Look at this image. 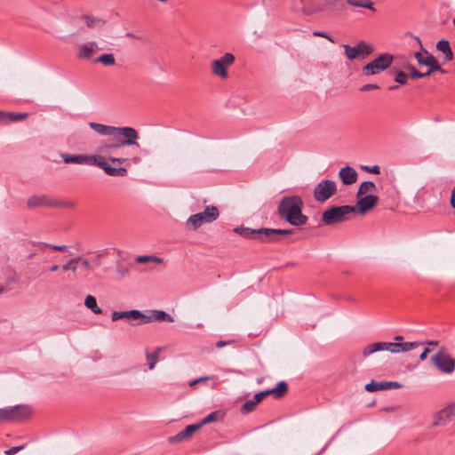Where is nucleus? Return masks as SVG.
<instances>
[{"label":"nucleus","mask_w":455,"mask_h":455,"mask_svg":"<svg viewBox=\"0 0 455 455\" xmlns=\"http://www.w3.org/2000/svg\"><path fill=\"white\" fill-rule=\"evenodd\" d=\"M5 124H8L10 122L21 121L28 116L27 113L5 112Z\"/></svg>","instance_id":"nucleus-38"},{"label":"nucleus","mask_w":455,"mask_h":455,"mask_svg":"<svg viewBox=\"0 0 455 455\" xmlns=\"http://www.w3.org/2000/svg\"><path fill=\"white\" fill-rule=\"evenodd\" d=\"M358 200L353 207L355 208V212L357 211L360 214H365L367 212L374 208L378 202L379 196L376 195L370 194L368 196H363L361 197H357Z\"/></svg>","instance_id":"nucleus-13"},{"label":"nucleus","mask_w":455,"mask_h":455,"mask_svg":"<svg viewBox=\"0 0 455 455\" xmlns=\"http://www.w3.org/2000/svg\"><path fill=\"white\" fill-rule=\"evenodd\" d=\"M7 422H19L28 419L32 410L28 405L18 404L14 406L5 407Z\"/></svg>","instance_id":"nucleus-11"},{"label":"nucleus","mask_w":455,"mask_h":455,"mask_svg":"<svg viewBox=\"0 0 455 455\" xmlns=\"http://www.w3.org/2000/svg\"><path fill=\"white\" fill-rule=\"evenodd\" d=\"M303 202L298 196H285L278 204V214L292 226L299 227L307 222L308 218L302 213Z\"/></svg>","instance_id":"nucleus-1"},{"label":"nucleus","mask_w":455,"mask_h":455,"mask_svg":"<svg viewBox=\"0 0 455 455\" xmlns=\"http://www.w3.org/2000/svg\"><path fill=\"white\" fill-rule=\"evenodd\" d=\"M379 88V86L376 84H368L363 85L360 88V91L361 92H368V91H371V90H378Z\"/></svg>","instance_id":"nucleus-48"},{"label":"nucleus","mask_w":455,"mask_h":455,"mask_svg":"<svg viewBox=\"0 0 455 455\" xmlns=\"http://www.w3.org/2000/svg\"><path fill=\"white\" fill-rule=\"evenodd\" d=\"M43 246L52 248V250L59 251H65L68 249L67 245H54V244H51V243H44Z\"/></svg>","instance_id":"nucleus-47"},{"label":"nucleus","mask_w":455,"mask_h":455,"mask_svg":"<svg viewBox=\"0 0 455 455\" xmlns=\"http://www.w3.org/2000/svg\"><path fill=\"white\" fill-rule=\"evenodd\" d=\"M434 71H435V70H431V68H429L427 72H425V73H421V78H422V77H427V76H430V74H431L432 72H434Z\"/></svg>","instance_id":"nucleus-61"},{"label":"nucleus","mask_w":455,"mask_h":455,"mask_svg":"<svg viewBox=\"0 0 455 455\" xmlns=\"http://www.w3.org/2000/svg\"><path fill=\"white\" fill-rule=\"evenodd\" d=\"M392 61L393 56L391 54H380L378 58L363 66L362 68V73L365 76L378 75L381 71H384L389 68L392 64Z\"/></svg>","instance_id":"nucleus-7"},{"label":"nucleus","mask_w":455,"mask_h":455,"mask_svg":"<svg viewBox=\"0 0 455 455\" xmlns=\"http://www.w3.org/2000/svg\"><path fill=\"white\" fill-rule=\"evenodd\" d=\"M222 419V414L216 411L208 414L205 418H204L198 424H202V427L212 422H216Z\"/></svg>","instance_id":"nucleus-37"},{"label":"nucleus","mask_w":455,"mask_h":455,"mask_svg":"<svg viewBox=\"0 0 455 455\" xmlns=\"http://www.w3.org/2000/svg\"><path fill=\"white\" fill-rule=\"evenodd\" d=\"M377 188L372 181H363L359 186L356 196L361 197L363 196H368L370 193L376 191Z\"/></svg>","instance_id":"nucleus-24"},{"label":"nucleus","mask_w":455,"mask_h":455,"mask_svg":"<svg viewBox=\"0 0 455 455\" xmlns=\"http://www.w3.org/2000/svg\"><path fill=\"white\" fill-rule=\"evenodd\" d=\"M288 391V386L285 381H280L277 383L275 388L269 389V395H273L275 398L283 397Z\"/></svg>","instance_id":"nucleus-28"},{"label":"nucleus","mask_w":455,"mask_h":455,"mask_svg":"<svg viewBox=\"0 0 455 455\" xmlns=\"http://www.w3.org/2000/svg\"><path fill=\"white\" fill-rule=\"evenodd\" d=\"M109 161L111 163H117L119 164H124L129 161V158L126 157H110Z\"/></svg>","instance_id":"nucleus-51"},{"label":"nucleus","mask_w":455,"mask_h":455,"mask_svg":"<svg viewBox=\"0 0 455 455\" xmlns=\"http://www.w3.org/2000/svg\"><path fill=\"white\" fill-rule=\"evenodd\" d=\"M394 342H403V337L401 336V335H396L395 338H394Z\"/></svg>","instance_id":"nucleus-60"},{"label":"nucleus","mask_w":455,"mask_h":455,"mask_svg":"<svg viewBox=\"0 0 455 455\" xmlns=\"http://www.w3.org/2000/svg\"><path fill=\"white\" fill-rule=\"evenodd\" d=\"M355 212L352 205L332 206L323 212L322 220L325 225H334L345 221L347 215Z\"/></svg>","instance_id":"nucleus-5"},{"label":"nucleus","mask_w":455,"mask_h":455,"mask_svg":"<svg viewBox=\"0 0 455 455\" xmlns=\"http://www.w3.org/2000/svg\"><path fill=\"white\" fill-rule=\"evenodd\" d=\"M81 262L82 266L86 269L90 270L92 268V266L87 259H84L81 257V259L79 260Z\"/></svg>","instance_id":"nucleus-52"},{"label":"nucleus","mask_w":455,"mask_h":455,"mask_svg":"<svg viewBox=\"0 0 455 455\" xmlns=\"http://www.w3.org/2000/svg\"><path fill=\"white\" fill-rule=\"evenodd\" d=\"M313 35L315 36H320V37L326 38L327 40H329L330 42H331L333 44L335 43V40L331 36H330L327 33H325V32L315 31L313 33Z\"/></svg>","instance_id":"nucleus-49"},{"label":"nucleus","mask_w":455,"mask_h":455,"mask_svg":"<svg viewBox=\"0 0 455 455\" xmlns=\"http://www.w3.org/2000/svg\"><path fill=\"white\" fill-rule=\"evenodd\" d=\"M420 342H375L366 346L362 355L363 357H367L370 355L379 351H389L393 354H399L413 350L420 346Z\"/></svg>","instance_id":"nucleus-4"},{"label":"nucleus","mask_w":455,"mask_h":455,"mask_svg":"<svg viewBox=\"0 0 455 455\" xmlns=\"http://www.w3.org/2000/svg\"><path fill=\"white\" fill-rule=\"evenodd\" d=\"M357 172L351 166H345L339 172V177L345 185L354 184L357 180Z\"/></svg>","instance_id":"nucleus-19"},{"label":"nucleus","mask_w":455,"mask_h":455,"mask_svg":"<svg viewBox=\"0 0 455 455\" xmlns=\"http://www.w3.org/2000/svg\"><path fill=\"white\" fill-rule=\"evenodd\" d=\"M219 216L220 212L216 206H207L204 212L191 215L187 220V225L196 230L204 224L213 222Z\"/></svg>","instance_id":"nucleus-6"},{"label":"nucleus","mask_w":455,"mask_h":455,"mask_svg":"<svg viewBox=\"0 0 455 455\" xmlns=\"http://www.w3.org/2000/svg\"><path fill=\"white\" fill-rule=\"evenodd\" d=\"M408 80V75L403 71H397L395 74V81L399 84H405Z\"/></svg>","instance_id":"nucleus-42"},{"label":"nucleus","mask_w":455,"mask_h":455,"mask_svg":"<svg viewBox=\"0 0 455 455\" xmlns=\"http://www.w3.org/2000/svg\"><path fill=\"white\" fill-rule=\"evenodd\" d=\"M89 126L97 133L100 135H110L113 131H115L116 126L105 125L99 123L91 122L89 123Z\"/></svg>","instance_id":"nucleus-23"},{"label":"nucleus","mask_w":455,"mask_h":455,"mask_svg":"<svg viewBox=\"0 0 455 455\" xmlns=\"http://www.w3.org/2000/svg\"><path fill=\"white\" fill-rule=\"evenodd\" d=\"M342 47L345 50V55L349 60L360 58L356 46H350L348 44H343Z\"/></svg>","instance_id":"nucleus-36"},{"label":"nucleus","mask_w":455,"mask_h":455,"mask_svg":"<svg viewBox=\"0 0 455 455\" xmlns=\"http://www.w3.org/2000/svg\"><path fill=\"white\" fill-rule=\"evenodd\" d=\"M139 139L138 132L132 127H116L115 131L108 135L102 145L100 146L101 151H113L124 146H132L140 148L137 142Z\"/></svg>","instance_id":"nucleus-2"},{"label":"nucleus","mask_w":455,"mask_h":455,"mask_svg":"<svg viewBox=\"0 0 455 455\" xmlns=\"http://www.w3.org/2000/svg\"><path fill=\"white\" fill-rule=\"evenodd\" d=\"M420 345L427 344L431 347H437L439 342L437 340H427L426 342H420Z\"/></svg>","instance_id":"nucleus-57"},{"label":"nucleus","mask_w":455,"mask_h":455,"mask_svg":"<svg viewBox=\"0 0 455 455\" xmlns=\"http://www.w3.org/2000/svg\"><path fill=\"white\" fill-rule=\"evenodd\" d=\"M95 62H100L104 66H113L116 63V60L112 53H105L98 57Z\"/></svg>","instance_id":"nucleus-35"},{"label":"nucleus","mask_w":455,"mask_h":455,"mask_svg":"<svg viewBox=\"0 0 455 455\" xmlns=\"http://www.w3.org/2000/svg\"><path fill=\"white\" fill-rule=\"evenodd\" d=\"M51 10L57 12L60 17H64L68 14V7L62 0L52 2Z\"/></svg>","instance_id":"nucleus-27"},{"label":"nucleus","mask_w":455,"mask_h":455,"mask_svg":"<svg viewBox=\"0 0 455 455\" xmlns=\"http://www.w3.org/2000/svg\"><path fill=\"white\" fill-rule=\"evenodd\" d=\"M213 377H210V376H205V377H201L199 378V382H203V381H205V380H208V379H212Z\"/></svg>","instance_id":"nucleus-63"},{"label":"nucleus","mask_w":455,"mask_h":455,"mask_svg":"<svg viewBox=\"0 0 455 455\" xmlns=\"http://www.w3.org/2000/svg\"><path fill=\"white\" fill-rule=\"evenodd\" d=\"M447 410L449 411L450 417L455 416V403H451L450 405L446 406Z\"/></svg>","instance_id":"nucleus-55"},{"label":"nucleus","mask_w":455,"mask_h":455,"mask_svg":"<svg viewBox=\"0 0 455 455\" xmlns=\"http://www.w3.org/2000/svg\"><path fill=\"white\" fill-rule=\"evenodd\" d=\"M361 168L363 171L370 172V173H373V174H379V172H380V168L379 165H373V166L363 165V166H361Z\"/></svg>","instance_id":"nucleus-45"},{"label":"nucleus","mask_w":455,"mask_h":455,"mask_svg":"<svg viewBox=\"0 0 455 455\" xmlns=\"http://www.w3.org/2000/svg\"><path fill=\"white\" fill-rule=\"evenodd\" d=\"M148 323L153 321H166L169 323H172L173 317L162 310H153L149 315H148L147 320Z\"/></svg>","instance_id":"nucleus-22"},{"label":"nucleus","mask_w":455,"mask_h":455,"mask_svg":"<svg viewBox=\"0 0 455 455\" xmlns=\"http://www.w3.org/2000/svg\"><path fill=\"white\" fill-rule=\"evenodd\" d=\"M148 315L137 309L129 310L128 319L139 321L140 323H147Z\"/></svg>","instance_id":"nucleus-34"},{"label":"nucleus","mask_w":455,"mask_h":455,"mask_svg":"<svg viewBox=\"0 0 455 455\" xmlns=\"http://www.w3.org/2000/svg\"><path fill=\"white\" fill-rule=\"evenodd\" d=\"M431 361L441 373L451 374L455 371V359L444 348H441L434 355Z\"/></svg>","instance_id":"nucleus-8"},{"label":"nucleus","mask_w":455,"mask_h":455,"mask_svg":"<svg viewBox=\"0 0 455 455\" xmlns=\"http://www.w3.org/2000/svg\"><path fill=\"white\" fill-rule=\"evenodd\" d=\"M5 112L4 111H0V123L2 124H5Z\"/></svg>","instance_id":"nucleus-59"},{"label":"nucleus","mask_w":455,"mask_h":455,"mask_svg":"<svg viewBox=\"0 0 455 455\" xmlns=\"http://www.w3.org/2000/svg\"><path fill=\"white\" fill-rule=\"evenodd\" d=\"M429 352H430V349H429V348H427V347H426V348L423 350V352L420 354V355H419V359H420L421 361L426 360V359H427V354H428Z\"/></svg>","instance_id":"nucleus-56"},{"label":"nucleus","mask_w":455,"mask_h":455,"mask_svg":"<svg viewBox=\"0 0 455 455\" xmlns=\"http://www.w3.org/2000/svg\"><path fill=\"white\" fill-rule=\"evenodd\" d=\"M316 13L332 15L338 13L343 7V0H314Z\"/></svg>","instance_id":"nucleus-12"},{"label":"nucleus","mask_w":455,"mask_h":455,"mask_svg":"<svg viewBox=\"0 0 455 455\" xmlns=\"http://www.w3.org/2000/svg\"><path fill=\"white\" fill-rule=\"evenodd\" d=\"M337 192L336 182L331 180H323L314 189V198L318 203H323Z\"/></svg>","instance_id":"nucleus-10"},{"label":"nucleus","mask_w":455,"mask_h":455,"mask_svg":"<svg viewBox=\"0 0 455 455\" xmlns=\"http://www.w3.org/2000/svg\"><path fill=\"white\" fill-rule=\"evenodd\" d=\"M62 159L66 164H88L89 156L63 154Z\"/></svg>","instance_id":"nucleus-20"},{"label":"nucleus","mask_w":455,"mask_h":455,"mask_svg":"<svg viewBox=\"0 0 455 455\" xmlns=\"http://www.w3.org/2000/svg\"><path fill=\"white\" fill-rule=\"evenodd\" d=\"M425 52L427 54L426 56H423L421 52H416L414 54V57L419 64L427 66L431 68V70H438L440 73L444 74L445 71L438 64L436 59L433 55L428 54L427 51Z\"/></svg>","instance_id":"nucleus-15"},{"label":"nucleus","mask_w":455,"mask_h":455,"mask_svg":"<svg viewBox=\"0 0 455 455\" xmlns=\"http://www.w3.org/2000/svg\"><path fill=\"white\" fill-rule=\"evenodd\" d=\"M451 205L452 208H455V197L451 196Z\"/></svg>","instance_id":"nucleus-64"},{"label":"nucleus","mask_w":455,"mask_h":455,"mask_svg":"<svg viewBox=\"0 0 455 455\" xmlns=\"http://www.w3.org/2000/svg\"><path fill=\"white\" fill-rule=\"evenodd\" d=\"M7 422L5 408L0 409V424Z\"/></svg>","instance_id":"nucleus-53"},{"label":"nucleus","mask_w":455,"mask_h":455,"mask_svg":"<svg viewBox=\"0 0 455 455\" xmlns=\"http://www.w3.org/2000/svg\"><path fill=\"white\" fill-rule=\"evenodd\" d=\"M23 449H24V445L14 446V447H12L9 450L5 451L4 453L6 455H14V454H16L17 452H19L20 451H21Z\"/></svg>","instance_id":"nucleus-50"},{"label":"nucleus","mask_w":455,"mask_h":455,"mask_svg":"<svg viewBox=\"0 0 455 455\" xmlns=\"http://www.w3.org/2000/svg\"><path fill=\"white\" fill-rule=\"evenodd\" d=\"M161 352V347H157L153 353H147L146 357L148 362L149 370H153L156 366V363L158 361L159 354Z\"/></svg>","instance_id":"nucleus-33"},{"label":"nucleus","mask_w":455,"mask_h":455,"mask_svg":"<svg viewBox=\"0 0 455 455\" xmlns=\"http://www.w3.org/2000/svg\"><path fill=\"white\" fill-rule=\"evenodd\" d=\"M291 8L294 12H301L306 15L316 13L314 0H292Z\"/></svg>","instance_id":"nucleus-14"},{"label":"nucleus","mask_w":455,"mask_h":455,"mask_svg":"<svg viewBox=\"0 0 455 455\" xmlns=\"http://www.w3.org/2000/svg\"><path fill=\"white\" fill-rule=\"evenodd\" d=\"M100 50L96 42L91 41L78 46L77 58L80 60L91 59Z\"/></svg>","instance_id":"nucleus-16"},{"label":"nucleus","mask_w":455,"mask_h":455,"mask_svg":"<svg viewBox=\"0 0 455 455\" xmlns=\"http://www.w3.org/2000/svg\"><path fill=\"white\" fill-rule=\"evenodd\" d=\"M81 259V257H75L70 259L68 262H66L64 265H62L61 268L64 271L71 270L72 272H76L77 268V263Z\"/></svg>","instance_id":"nucleus-40"},{"label":"nucleus","mask_w":455,"mask_h":455,"mask_svg":"<svg viewBox=\"0 0 455 455\" xmlns=\"http://www.w3.org/2000/svg\"><path fill=\"white\" fill-rule=\"evenodd\" d=\"M201 427H202V424H198V423L188 425L183 430L179 432L177 435H175L174 436L170 437V443H179V442H181L183 440L188 439V438L191 437V435L196 431H197Z\"/></svg>","instance_id":"nucleus-18"},{"label":"nucleus","mask_w":455,"mask_h":455,"mask_svg":"<svg viewBox=\"0 0 455 455\" xmlns=\"http://www.w3.org/2000/svg\"><path fill=\"white\" fill-rule=\"evenodd\" d=\"M450 418L449 411L445 407L435 414L433 426H444Z\"/></svg>","instance_id":"nucleus-25"},{"label":"nucleus","mask_w":455,"mask_h":455,"mask_svg":"<svg viewBox=\"0 0 455 455\" xmlns=\"http://www.w3.org/2000/svg\"><path fill=\"white\" fill-rule=\"evenodd\" d=\"M348 5L375 11L371 0H347Z\"/></svg>","instance_id":"nucleus-30"},{"label":"nucleus","mask_w":455,"mask_h":455,"mask_svg":"<svg viewBox=\"0 0 455 455\" xmlns=\"http://www.w3.org/2000/svg\"><path fill=\"white\" fill-rule=\"evenodd\" d=\"M39 201H38V198H36V197H33V198H30L28 200V205L29 206H35V205H37L39 204Z\"/></svg>","instance_id":"nucleus-58"},{"label":"nucleus","mask_w":455,"mask_h":455,"mask_svg":"<svg viewBox=\"0 0 455 455\" xmlns=\"http://www.w3.org/2000/svg\"><path fill=\"white\" fill-rule=\"evenodd\" d=\"M129 310L128 311H114L111 315V320L113 322L118 321L123 318L128 319Z\"/></svg>","instance_id":"nucleus-43"},{"label":"nucleus","mask_w":455,"mask_h":455,"mask_svg":"<svg viewBox=\"0 0 455 455\" xmlns=\"http://www.w3.org/2000/svg\"><path fill=\"white\" fill-rule=\"evenodd\" d=\"M235 56L230 52H226L220 59L212 61V73L220 79H227L228 76V68L234 64Z\"/></svg>","instance_id":"nucleus-9"},{"label":"nucleus","mask_w":455,"mask_h":455,"mask_svg":"<svg viewBox=\"0 0 455 455\" xmlns=\"http://www.w3.org/2000/svg\"><path fill=\"white\" fill-rule=\"evenodd\" d=\"M105 172L113 177H124L127 175L128 171L126 168L119 167V168H114L110 165L108 167L105 168Z\"/></svg>","instance_id":"nucleus-32"},{"label":"nucleus","mask_w":455,"mask_h":455,"mask_svg":"<svg viewBox=\"0 0 455 455\" xmlns=\"http://www.w3.org/2000/svg\"><path fill=\"white\" fill-rule=\"evenodd\" d=\"M402 387V385L396 381H380L376 382L372 380L371 383L365 385V390L368 392H376L379 390L397 389Z\"/></svg>","instance_id":"nucleus-17"},{"label":"nucleus","mask_w":455,"mask_h":455,"mask_svg":"<svg viewBox=\"0 0 455 455\" xmlns=\"http://www.w3.org/2000/svg\"><path fill=\"white\" fill-rule=\"evenodd\" d=\"M94 164L105 172V168L108 167V164L104 156H89V164Z\"/></svg>","instance_id":"nucleus-31"},{"label":"nucleus","mask_w":455,"mask_h":455,"mask_svg":"<svg viewBox=\"0 0 455 455\" xmlns=\"http://www.w3.org/2000/svg\"><path fill=\"white\" fill-rule=\"evenodd\" d=\"M140 156H134L131 159V162L133 163V164H138L140 162Z\"/></svg>","instance_id":"nucleus-62"},{"label":"nucleus","mask_w":455,"mask_h":455,"mask_svg":"<svg viewBox=\"0 0 455 455\" xmlns=\"http://www.w3.org/2000/svg\"><path fill=\"white\" fill-rule=\"evenodd\" d=\"M268 395H269L268 390H265V391L256 394L252 400L258 404Z\"/></svg>","instance_id":"nucleus-46"},{"label":"nucleus","mask_w":455,"mask_h":455,"mask_svg":"<svg viewBox=\"0 0 455 455\" xmlns=\"http://www.w3.org/2000/svg\"><path fill=\"white\" fill-rule=\"evenodd\" d=\"M235 341L234 340H228V341H225V340H220L216 343V347L218 348H221L227 345H229V344H232L234 343Z\"/></svg>","instance_id":"nucleus-54"},{"label":"nucleus","mask_w":455,"mask_h":455,"mask_svg":"<svg viewBox=\"0 0 455 455\" xmlns=\"http://www.w3.org/2000/svg\"><path fill=\"white\" fill-rule=\"evenodd\" d=\"M256 405H257V403L252 399L248 400L243 404V406L241 408V411L243 414H247V413L252 411L255 409Z\"/></svg>","instance_id":"nucleus-41"},{"label":"nucleus","mask_w":455,"mask_h":455,"mask_svg":"<svg viewBox=\"0 0 455 455\" xmlns=\"http://www.w3.org/2000/svg\"><path fill=\"white\" fill-rule=\"evenodd\" d=\"M405 68L411 72L410 76L411 78H421V72L418 71L413 66L407 65Z\"/></svg>","instance_id":"nucleus-44"},{"label":"nucleus","mask_w":455,"mask_h":455,"mask_svg":"<svg viewBox=\"0 0 455 455\" xmlns=\"http://www.w3.org/2000/svg\"><path fill=\"white\" fill-rule=\"evenodd\" d=\"M436 49L443 53L445 61H451L453 59V53L449 41L444 39L438 41L436 44Z\"/></svg>","instance_id":"nucleus-21"},{"label":"nucleus","mask_w":455,"mask_h":455,"mask_svg":"<svg viewBox=\"0 0 455 455\" xmlns=\"http://www.w3.org/2000/svg\"><path fill=\"white\" fill-rule=\"evenodd\" d=\"M355 46L358 50V53L361 59H365L374 51L373 47L364 41H360L358 44H355Z\"/></svg>","instance_id":"nucleus-26"},{"label":"nucleus","mask_w":455,"mask_h":455,"mask_svg":"<svg viewBox=\"0 0 455 455\" xmlns=\"http://www.w3.org/2000/svg\"><path fill=\"white\" fill-rule=\"evenodd\" d=\"M136 261L139 263L154 262L156 264H162L163 259L154 255H142L136 258Z\"/></svg>","instance_id":"nucleus-39"},{"label":"nucleus","mask_w":455,"mask_h":455,"mask_svg":"<svg viewBox=\"0 0 455 455\" xmlns=\"http://www.w3.org/2000/svg\"><path fill=\"white\" fill-rule=\"evenodd\" d=\"M84 306L91 309L95 315H101L102 309L98 307L96 298L92 295H87L84 299Z\"/></svg>","instance_id":"nucleus-29"},{"label":"nucleus","mask_w":455,"mask_h":455,"mask_svg":"<svg viewBox=\"0 0 455 455\" xmlns=\"http://www.w3.org/2000/svg\"><path fill=\"white\" fill-rule=\"evenodd\" d=\"M234 232L246 239H255L263 243H273L282 239L283 236L293 233L292 229H277V228H250L244 227H237L234 228Z\"/></svg>","instance_id":"nucleus-3"}]
</instances>
